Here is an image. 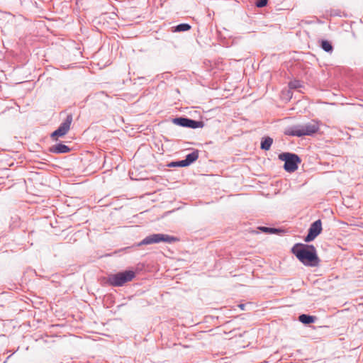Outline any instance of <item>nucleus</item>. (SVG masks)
I'll return each instance as SVG.
<instances>
[{
    "label": "nucleus",
    "instance_id": "17",
    "mask_svg": "<svg viewBox=\"0 0 363 363\" xmlns=\"http://www.w3.org/2000/svg\"><path fill=\"white\" fill-rule=\"evenodd\" d=\"M260 230L265 233H277L278 232V230L276 228H267V227H262L260 228Z\"/></svg>",
    "mask_w": 363,
    "mask_h": 363
},
{
    "label": "nucleus",
    "instance_id": "12",
    "mask_svg": "<svg viewBox=\"0 0 363 363\" xmlns=\"http://www.w3.org/2000/svg\"><path fill=\"white\" fill-rule=\"evenodd\" d=\"M199 157V153L197 151L193 152L186 156V161L189 165L195 162Z\"/></svg>",
    "mask_w": 363,
    "mask_h": 363
},
{
    "label": "nucleus",
    "instance_id": "8",
    "mask_svg": "<svg viewBox=\"0 0 363 363\" xmlns=\"http://www.w3.org/2000/svg\"><path fill=\"white\" fill-rule=\"evenodd\" d=\"M174 123L177 125L189 127L191 128H196L201 127V122L196 121L191 119L185 118H177L174 120Z\"/></svg>",
    "mask_w": 363,
    "mask_h": 363
},
{
    "label": "nucleus",
    "instance_id": "18",
    "mask_svg": "<svg viewBox=\"0 0 363 363\" xmlns=\"http://www.w3.org/2000/svg\"><path fill=\"white\" fill-rule=\"evenodd\" d=\"M267 0H258L256 3V6L257 7H264L267 5Z\"/></svg>",
    "mask_w": 363,
    "mask_h": 363
},
{
    "label": "nucleus",
    "instance_id": "10",
    "mask_svg": "<svg viewBox=\"0 0 363 363\" xmlns=\"http://www.w3.org/2000/svg\"><path fill=\"white\" fill-rule=\"evenodd\" d=\"M316 318L315 316L306 315V314H302L299 315L298 320L300 322H301L303 324H310L312 323H314Z\"/></svg>",
    "mask_w": 363,
    "mask_h": 363
},
{
    "label": "nucleus",
    "instance_id": "9",
    "mask_svg": "<svg viewBox=\"0 0 363 363\" xmlns=\"http://www.w3.org/2000/svg\"><path fill=\"white\" fill-rule=\"evenodd\" d=\"M69 150V147L64 144H57L50 148V151L54 153H67Z\"/></svg>",
    "mask_w": 363,
    "mask_h": 363
},
{
    "label": "nucleus",
    "instance_id": "3",
    "mask_svg": "<svg viewBox=\"0 0 363 363\" xmlns=\"http://www.w3.org/2000/svg\"><path fill=\"white\" fill-rule=\"evenodd\" d=\"M135 277V272L132 270L110 274L108 277V283L113 286H121L127 282L131 281Z\"/></svg>",
    "mask_w": 363,
    "mask_h": 363
},
{
    "label": "nucleus",
    "instance_id": "4",
    "mask_svg": "<svg viewBox=\"0 0 363 363\" xmlns=\"http://www.w3.org/2000/svg\"><path fill=\"white\" fill-rule=\"evenodd\" d=\"M279 159L284 162V168L288 172H294L298 169L301 160L299 157L293 153L284 152L279 155Z\"/></svg>",
    "mask_w": 363,
    "mask_h": 363
},
{
    "label": "nucleus",
    "instance_id": "6",
    "mask_svg": "<svg viewBox=\"0 0 363 363\" xmlns=\"http://www.w3.org/2000/svg\"><path fill=\"white\" fill-rule=\"evenodd\" d=\"M72 122V116L68 115L66 120L60 125V127L51 134V137L57 140L58 137H62L67 134L70 128Z\"/></svg>",
    "mask_w": 363,
    "mask_h": 363
},
{
    "label": "nucleus",
    "instance_id": "2",
    "mask_svg": "<svg viewBox=\"0 0 363 363\" xmlns=\"http://www.w3.org/2000/svg\"><path fill=\"white\" fill-rule=\"evenodd\" d=\"M320 129L319 123L312 121L309 123L302 125H297L289 128L285 133L288 135L302 137L305 135H311L317 133Z\"/></svg>",
    "mask_w": 363,
    "mask_h": 363
},
{
    "label": "nucleus",
    "instance_id": "7",
    "mask_svg": "<svg viewBox=\"0 0 363 363\" xmlns=\"http://www.w3.org/2000/svg\"><path fill=\"white\" fill-rule=\"evenodd\" d=\"M322 231V223L320 220H318L313 223L309 228L308 234L304 240L307 242L313 240Z\"/></svg>",
    "mask_w": 363,
    "mask_h": 363
},
{
    "label": "nucleus",
    "instance_id": "5",
    "mask_svg": "<svg viewBox=\"0 0 363 363\" xmlns=\"http://www.w3.org/2000/svg\"><path fill=\"white\" fill-rule=\"evenodd\" d=\"M177 240V238L165 234H152L143 239L139 244L150 245L153 243H159L161 242L171 243Z\"/></svg>",
    "mask_w": 363,
    "mask_h": 363
},
{
    "label": "nucleus",
    "instance_id": "19",
    "mask_svg": "<svg viewBox=\"0 0 363 363\" xmlns=\"http://www.w3.org/2000/svg\"><path fill=\"white\" fill-rule=\"evenodd\" d=\"M240 307L241 308H243L244 306L241 304V305H240Z\"/></svg>",
    "mask_w": 363,
    "mask_h": 363
},
{
    "label": "nucleus",
    "instance_id": "16",
    "mask_svg": "<svg viewBox=\"0 0 363 363\" xmlns=\"http://www.w3.org/2000/svg\"><path fill=\"white\" fill-rule=\"evenodd\" d=\"M289 86L290 89H297L301 87V84L298 80H294L289 82Z\"/></svg>",
    "mask_w": 363,
    "mask_h": 363
},
{
    "label": "nucleus",
    "instance_id": "15",
    "mask_svg": "<svg viewBox=\"0 0 363 363\" xmlns=\"http://www.w3.org/2000/svg\"><path fill=\"white\" fill-rule=\"evenodd\" d=\"M172 167H186L189 166L188 162H186V160H183L179 162H172L171 164Z\"/></svg>",
    "mask_w": 363,
    "mask_h": 363
},
{
    "label": "nucleus",
    "instance_id": "14",
    "mask_svg": "<svg viewBox=\"0 0 363 363\" xmlns=\"http://www.w3.org/2000/svg\"><path fill=\"white\" fill-rule=\"evenodd\" d=\"M190 28H191V26L189 24L182 23V24L178 25L176 27L175 31H177V32L187 31V30H190Z\"/></svg>",
    "mask_w": 363,
    "mask_h": 363
},
{
    "label": "nucleus",
    "instance_id": "1",
    "mask_svg": "<svg viewBox=\"0 0 363 363\" xmlns=\"http://www.w3.org/2000/svg\"><path fill=\"white\" fill-rule=\"evenodd\" d=\"M291 252L305 266L317 267L319 264L320 259L312 245L297 243L292 247Z\"/></svg>",
    "mask_w": 363,
    "mask_h": 363
},
{
    "label": "nucleus",
    "instance_id": "13",
    "mask_svg": "<svg viewBox=\"0 0 363 363\" xmlns=\"http://www.w3.org/2000/svg\"><path fill=\"white\" fill-rule=\"evenodd\" d=\"M321 47L326 52H331L333 50V46L331 43L328 40H323Z\"/></svg>",
    "mask_w": 363,
    "mask_h": 363
},
{
    "label": "nucleus",
    "instance_id": "11",
    "mask_svg": "<svg viewBox=\"0 0 363 363\" xmlns=\"http://www.w3.org/2000/svg\"><path fill=\"white\" fill-rule=\"evenodd\" d=\"M273 143V139L270 137H266L261 142V148L264 150H269Z\"/></svg>",
    "mask_w": 363,
    "mask_h": 363
}]
</instances>
